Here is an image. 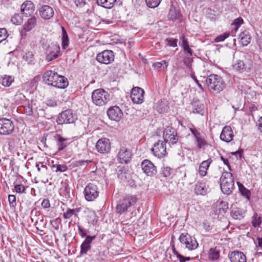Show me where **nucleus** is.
Listing matches in <instances>:
<instances>
[{"label": "nucleus", "instance_id": "f257e3e1", "mask_svg": "<svg viewBox=\"0 0 262 262\" xmlns=\"http://www.w3.org/2000/svg\"><path fill=\"white\" fill-rule=\"evenodd\" d=\"M43 79L47 84L57 88L64 89L69 84L67 78L51 70L47 71L44 73Z\"/></svg>", "mask_w": 262, "mask_h": 262}, {"label": "nucleus", "instance_id": "f03ea898", "mask_svg": "<svg viewBox=\"0 0 262 262\" xmlns=\"http://www.w3.org/2000/svg\"><path fill=\"white\" fill-rule=\"evenodd\" d=\"M138 201L137 198L132 194H127L123 196L116 206V212L122 214L126 212L128 209L135 205Z\"/></svg>", "mask_w": 262, "mask_h": 262}, {"label": "nucleus", "instance_id": "7ed1b4c3", "mask_svg": "<svg viewBox=\"0 0 262 262\" xmlns=\"http://www.w3.org/2000/svg\"><path fill=\"white\" fill-rule=\"evenodd\" d=\"M221 189L224 194H230L234 188V181L232 174L229 172H224L220 178Z\"/></svg>", "mask_w": 262, "mask_h": 262}, {"label": "nucleus", "instance_id": "20e7f679", "mask_svg": "<svg viewBox=\"0 0 262 262\" xmlns=\"http://www.w3.org/2000/svg\"><path fill=\"white\" fill-rule=\"evenodd\" d=\"M110 94L102 89L94 90L91 95L92 102L96 105L102 106L110 101Z\"/></svg>", "mask_w": 262, "mask_h": 262}, {"label": "nucleus", "instance_id": "39448f33", "mask_svg": "<svg viewBox=\"0 0 262 262\" xmlns=\"http://www.w3.org/2000/svg\"><path fill=\"white\" fill-rule=\"evenodd\" d=\"M209 89L217 93L222 91L225 86V83L222 77L217 75H210L206 80Z\"/></svg>", "mask_w": 262, "mask_h": 262}, {"label": "nucleus", "instance_id": "423d86ee", "mask_svg": "<svg viewBox=\"0 0 262 262\" xmlns=\"http://www.w3.org/2000/svg\"><path fill=\"white\" fill-rule=\"evenodd\" d=\"M77 120L76 115L72 110H67L60 113L56 119L58 124H70L74 123Z\"/></svg>", "mask_w": 262, "mask_h": 262}, {"label": "nucleus", "instance_id": "0eeeda50", "mask_svg": "<svg viewBox=\"0 0 262 262\" xmlns=\"http://www.w3.org/2000/svg\"><path fill=\"white\" fill-rule=\"evenodd\" d=\"M179 240L180 243L189 250H194L199 246L195 238L187 233H181L179 237Z\"/></svg>", "mask_w": 262, "mask_h": 262}, {"label": "nucleus", "instance_id": "6e6552de", "mask_svg": "<svg viewBox=\"0 0 262 262\" xmlns=\"http://www.w3.org/2000/svg\"><path fill=\"white\" fill-rule=\"evenodd\" d=\"M84 195L88 201H93L98 196L99 191L97 186L94 183L88 184L84 189Z\"/></svg>", "mask_w": 262, "mask_h": 262}, {"label": "nucleus", "instance_id": "1a4fd4ad", "mask_svg": "<svg viewBox=\"0 0 262 262\" xmlns=\"http://www.w3.org/2000/svg\"><path fill=\"white\" fill-rule=\"evenodd\" d=\"M163 139L164 142L171 144H176L179 140L176 129L171 126H167L164 129Z\"/></svg>", "mask_w": 262, "mask_h": 262}, {"label": "nucleus", "instance_id": "9d476101", "mask_svg": "<svg viewBox=\"0 0 262 262\" xmlns=\"http://www.w3.org/2000/svg\"><path fill=\"white\" fill-rule=\"evenodd\" d=\"M253 67V61L248 60L244 61L242 60H237L233 64V68L234 70L243 73L244 72H249Z\"/></svg>", "mask_w": 262, "mask_h": 262}, {"label": "nucleus", "instance_id": "9b49d317", "mask_svg": "<svg viewBox=\"0 0 262 262\" xmlns=\"http://www.w3.org/2000/svg\"><path fill=\"white\" fill-rule=\"evenodd\" d=\"M14 124L10 119L6 118L0 119V134L8 135L14 130Z\"/></svg>", "mask_w": 262, "mask_h": 262}, {"label": "nucleus", "instance_id": "f8f14e48", "mask_svg": "<svg viewBox=\"0 0 262 262\" xmlns=\"http://www.w3.org/2000/svg\"><path fill=\"white\" fill-rule=\"evenodd\" d=\"M151 150L155 156L159 158L164 157L166 154V143L159 140L155 143Z\"/></svg>", "mask_w": 262, "mask_h": 262}, {"label": "nucleus", "instance_id": "ddd939ff", "mask_svg": "<svg viewBox=\"0 0 262 262\" xmlns=\"http://www.w3.org/2000/svg\"><path fill=\"white\" fill-rule=\"evenodd\" d=\"M96 59L99 62L101 63L105 64L110 63L112 61H114V53L111 50H105L97 55Z\"/></svg>", "mask_w": 262, "mask_h": 262}, {"label": "nucleus", "instance_id": "4468645a", "mask_svg": "<svg viewBox=\"0 0 262 262\" xmlns=\"http://www.w3.org/2000/svg\"><path fill=\"white\" fill-rule=\"evenodd\" d=\"M144 91L141 88L135 87L132 89L130 98L134 103L141 104L144 101Z\"/></svg>", "mask_w": 262, "mask_h": 262}, {"label": "nucleus", "instance_id": "2eb2a0df", "mask_svg": "<svg viewBox=\"0 0 262 262\" xmlns=\"http://www.w3.org/2000/svg\"><path fill=\"white\" fill-rule=\"evenodd\" d=\"M107 114L111 120L117 122L119 121L123 116L121 110L117 106L110 107L107 111Z\"/></svg>", "mask_w": 262, "mask_h": 262}, {"label": "nucleus", "instance_id": "dca6fc26", "mask_svg": "<svg viewBox=\"0 0 262 262\" xmlns=\"http://www.w3.org/2000/svg\"><path fill=\"white\" fill-rule=\"evenodd\" d=\"M60 47L54 43H51L47 49L46 59L48 62L52 61L58 57Z\"/></svg>", "mask_w": 262, "mask_h": 262}, {"label": "nucleus", "instance_id": "f3484780", "mask_svg": "<svg viewBox=\"0 0 262 262\" xmlns=\"http://www.w3.org/2000/svg\"><path fill=\"white\" fill-rule=\"evenodd\" d=\"M142 169L148 176H152L157 173V169L154 164L148 160H144L141 163Z\"/></svg>", "mask_w": 262, "mask_h": 262}, {"label": "nucleus", "instance_id": "a211bd4d", "mask_svg": "<svg viewBox=\"0 0 262 262\" xmlns=\"http://www.w3.org/2000/svg\"><path fill=\"white\" fill-rule=\"evenodd\" d=\"M96 148L100 153H106L111 149L110 141L107 138H101L96 143Z\"/></svg>", "mask_w": 262, "mask_h": 262}, {"label": "nucleus", "instance_id": "6ab92c4d", "mask_svg": "<svg viewBox=\"0 0 262 262\" xmlns=\"http://www.w3.org/2000/svg\"><path fill=\"white\" fill-rule=\"evenodd\" d=\"M132 156L131 151L129 149L125 147H122L118 152V158L120 163H127L131 158Z\"/></svg>", "mask_w": 262, "mask_h": 262}, {"label": "nucleus", "instance_id": "aec40b11", "mask_svg": "<svg viewBox=\"0 0 262 262\" xmlns=\"http://www.w3.org/2000/svg\"><path fill=\"white\" fill-rule=\"evenodd\" d=\"M233 133L232 128L229 126L223 127L220 135V139L227 143L230 142L233 140Z\"/></svg>", "mask_w": 262, "mask_h": 262}, {"label": "nucleus", "instance_id": "412c9836", "mask_svg": "<svg viewBox=\"0 0 262 262\" xmlns=\"http://www.w3.org/2000/svg\"><path fill=\"white\" fill-rule=\"evenodd\" d=\"M39 14L41 17L45 19H49L52 18L54 14L53 8L48 5H43L39 9Z\"/></svg>", "mask_w": 262, "mask_h": 262}, {"label": "nucleus", "instance_id": "4be33fe9", "mask_svg": "<svg viewBox=\"0 0 262 262\" xmlns=\"http://www.w3.org/2000/svg\"><path fill=\"white\" fill-rule=\"evenodd\" d=\"M34 10V5L31 1H25L21 6V11L26 16H31Z\"/></svg>", "mask_w": 262, "mask_h": 262}, {"label": "nucleus", "instance_id": "5701e85b", "mask_svg": "<svg viewBox=\"0 0 262 262\" xmlns=\"http://www.w3.org/2000/svg\"><path fill=\"white\" fill-rule=\"evenodd\" d=\"M95 238V236L88 235L80 246V254L84 255L91 249V244Z\"/></svg>", "mask_w": 262, "mask_h": 262}, {"label": "nucleus", "instance_id": "b1692460", "mask_svg": "<svg viewBox=\"0 0 262 262\" xmlns=\"http://www.w3.org/2000/svg\"><path fill=\"white\" fill-rule=\"evenodd\" d=\"M231 262H246V257L242 252L234 251L229 254Z\"/></svg>", "mask_w": 262, "mask_h": 262}, {"label": "nucleus", "instance_id": "393cba45", "mask_svg": "<svg viewBox=\"0 0 262 262\" xmlns=\"http://www.w3.org/2000/svg\"><path fill=\"white\" fill-rule=\"evenodd\" d=\"M182 15L178 9H177L172 4L169 11L168 18L169 20L174 21L181 20Z\"/></svg>", "mask_w": 262, "mask_h": 262}, {"label": "nucleus", "instance_id": "a878e982", "mask_svg": "<svg viewBox=\"0 0 262 262\" xmlns=\"http://www.w3.org/2000/svg\"><path fill=\"white\" fill-rule=\"evenodd\" d=\"M54 138L56 141L58 151L63 150L68 145V139L63 138L60 135L57 134Z\"/></svg>", "mask_w": 262, "mask_h": 262}, {"label": "nucleus", "instance_id": "bb28decb", "mask_svg": "<svg viewBox=\"0 0 262 262\" xmlns=\"http://www.w3.org/2000/svg\"><path fill=\"white\" fill-rule=\"evenodd\" d=\"M212 162V160L210 158L207 159V160L203 161L200 165L199 168V173L202 177H204L206 175L207 172V170L210 165V164Z\"/></svg>", "mask_w": 262, "mask_h": 262}, {"label": "nucleus", "instance_id": "cd10ccee", "mask_svg": "<svg viewBox=\"0 0 262 262\" xmlns=\"http://www.w3.org/2000/svg\"><path fill=\"white\" fill-rule=\"evenodd\" d=\"M86 219L89 224L95 225L97 222V217L95 212L90 209L87 208L85 211Z\"/></svg>", "mask_w": 262, "mask_h": 262}, {"label": "nucleus", "instance_id": "c85d7f7f", "mask_svg": "<svg viewBox=\"0 0 262 262\" xmlns=\"http://www.w3.org/2000/svg\"><path fill=\"white\" fill-rule=\"evenodd\" d=\"M37 171L40 172V176L42 178L41 181L43 183L48 182V176L50 174L47 166L43 164H41L40 167L37 169Z\"/></svg>", "mask_w": 262, "mask_h": 262}, {"label": "nucleus", "instance_id": "c756f323", "mask_svg": "<svg viewBox=\"0 0 262 262\" xmlns=\"http://www.w3.org/2000/svg\"><path fill=\"white\" fill-rule=\"evenodd\" d=\"M37 20L35 17L32 16L29 18L27 21L23 25L22 32H28L31 31L36 25Z\"/></svg>", "mask_w": 262, "mask_h": 262}, {"label": "nucleus", "instance_id": "7c9ffc66", "mask_svg": "<svg viewBox=\"0 0 262 262\" xmlns=\"http://www.w3.org/2000/svg\"><path fill=\"white\" fill-rule=\"evenodd\" d=\"M90 256L95 262H102L104 260V253L98 249L91 252Z\"/></svg>", "mask_w": 262, "mask_h": 262}, {"label": "nucleus", "instance_id": "2f4dec72", "mask_svg": "<svg viewBox=\"0 0 262 262\" xmlns=\"http://www.w3.org/2000/svg\"><path fill=\"white\" fill-rule=\"evenodd\" d=\"M168 108V102L166 99L160 100L157 103L156 110L159 113L166 112Z\"/></svg>", "mask_w": 262, "mask_h": 262}, {"label": "nucleus", "instance_id": "473e14b6", "mask_svg": "<svg viewBox=\"0 0 262 262\" xmlns=\"http://www.w3.org/2000/svg\"><path fill=\"white\" fill-rule=\"evenodd\" d=\"M79 208L71 209L68 208L63 213V217L64 219H70L73 216L78 217V213L79 212Z\"/></svg>", "mask_w": 262, "mask_h": 262}, {"label": "nucleus", "instance_id": "72a5a7b5", "mask_svg": "<svg viewBox=\"0 0 262 262\" xmlns=\"http://www.w3.org/2000/svg\"><path fill=\"white\" fill-rule=\"evenodd\" d=\"M244 212L238 208H234L231 211V216L235 220H241L244 217Z\"/></svg>", "mask_w": 262, "mask_h": 262}, {"label": "nucleus", "instance_id": "f704fd0d", "mask_svg": "<svg viewBox=\"0 0 262 262\" xmlns=\"http://www.w3.org/2000/svg\"><path fill=\"white\" fill-rule=\"evenodd\" d=\"M239 38L243 46H247L250 43L251 40V37L247 31L242 32L239 36Z\"/></svg>", "mask_w": 262, "mask_h": 262}, {"label": "nucleus", "instance_id": "c9c22d12", "mask_svg": "<svg viewBox=\"0 0 262 262\" xmlns=\"http://www.w3.org/2000/svg\"><path fill=\"white\" fill-rule=\"evenodd\" d=\"M193 106L192 112L194 114H199L202 115L204 114V105L198 101H195L192 103Z\"/></svg>", "mask_w": 262, "mask_h": 262}, {"label": "nucleus", "instance_id": "e433bc0d", "mask_svg": "<svg viewBox=\"0 0 262 262\" xmlns=\"http://www.w3.org/2000/svg\"><path fill=\"white\" fill-rule=\"evenodd\" d=\"M207 188L205 185L202 183H198L194 188L195 194L197 195H205L207 193Z\"/></svg>", "mask_w": 262, "mask_h": 262}, {"label": "nucleus", "instance_id": "4c0bfd02", "mask_svg": "<svg viewBox=\"0 0 262 262\" xmlns=\"http://www.w3.org/2000/svg\"><path fill=\"white\" fill-rule=\"evenodd\" d=\"M116 0H97V3L99 6L106 9L112 8Z\"/></svg>", "mask_w": 262, "mask_h": 262}, {"label": "nucleus", "instance_id": "58836bf2", "mask_svg": "<svg viewBox=\"0 0 262 262\" xmlns=\"http://www.w3.org/2000/svg\"><path fill=\"white\" fill-rule=\"evenodd\" d=\"M195 142L199 149H204L207 145V143L205 138L202 135L195 139Z\"/></svg>", "mask_w": 262, "mask_h": 262}, {"label": "nucleus", "instance_id": "ea45409f", "mask_svg": "<svg viewBox=\"0 0 262 262\" xmlns=\"http://www.w3.org/2000/svg\"><path fill=\"white\" fill-rule=\"evenodd\" d=\"M220 256V252L216 248H211L208 252V257L211 260H217Z\"/></svg>", "mask_w": 262, "mask_h": 262}, {"label": "nucleus", "instance_id": "a19ab883", "mask_svg": "<svg viewBox=\"0 0 262 262\" xmlns=\"http://www.w3.org/2000/svg\"><path fill=\"white\" fill-rule=\"evenodd\" d=\"M252 219V226L255 228L259 227L262 222L261 217L258 216V214L255 213L254 214Z\"/></svg>", "mask_w": 262, "mask_h": 262}, {"label": "nucleus", "instance_id": "79ce46f5", "mask_svg": "<svg viewBox=\"0 0 262 262\" xmlns=\"http://www.w3.org/2000/svg\"><path fill=\"white\" fill-rule=\"evenodd\" d=\"M237 184L238 186L239 190L241 193L247 198L249 199V195L250 194V192L249 190L246 189L242 184L239 182H237Z\"/></svg>", "mask_w": 262, "mask_h": 262}, {"label": "nucleus", "instance_id": "37998d69", "mask_svg": "<svg viewBox=\"0 0 262 262\" xmlns=\"http://www.w3.org/2000/svg\"><path fill=\"white\" fill-rule=\"evenodd\" d=\"M7 31L5 28H0V43L4 42L6 43V39L8 37Z\"/></svg>", "mask_w": 262, "mask_h": 262}, {"label": "nucleus", "instance_id": "c03bdc74", "mask_svg": "<svg viewBox=\"0 0 262 262\" xmlns=\"http://www.w3.org/2000/svg\"><path fill=\"white\" fill-rule=\"evenodd\" d=\"M13 81V79L11 76H5L3 77L1 80V82L3 85L4 86H9L12 82Z\"/></svg>", "mask_w": 262, "mask_h": 262}, {"label": "nucleus", "instance_id": "a18cd8bd", "mask_svg": "<svg viewBox=\"0 0 262 262\" xmlns=\"http://www.w3.org/2000/svg\"><path fill=\"white\" fill-rule=\"evenodd\" d=\"M11 22L15 25H19L23 22V18L21 15L18 14H15L11 19Z\"/></svg>", "mask_w": 262, "mask_h": 262}, {"label": "nucleus", "instance_id": "49530a36", "mask_svg": "<svg viewBox=\"0 0 262 262\" xmlns=\"http://www.w3.org/2000/svg\"><path fill=\"white\" fill-rule=\"evenodd\" d=\"M92 162L91 160H78L74 163V165L76 167H80V168H85L89 164Z\"/></svg>", "mask_w": 262, "mask_h": 262}, {"label": "nucleus", "instance_id": "de8ad7c7", "mask_svg": "<svg viewBox=\"0 0 262 262\" xmlns=\"http://www.w3.org/2000/svg\"><path fill=\"white\" fill-rule=\"evenodd\" d=\"M172 172V169L168 166H164L161 168V174L165 178L168 177Z\"/></svg>", "mask_w": 262, "mask_h": 262}, {"label": "nucleus", "instance_id": "09e8293b", "mask_svg": "<svg viewBox=\"0 0 262 262\" xmlns=\"http://www.w3.org/2000/svg\"><path fill=\"white\" fill-rule=\"evenodd\" d=\"M52 168L54 169L55 168V171L56 172H65L67 170L68 167L65 165H61V164H53L52 166Z\"/></svg>", "mask_w": 262, "mask_h": 262}, {"label": "nucleus", "instance_id": "8fccbe9b", "mask_svg": "<svg viewBox=\"0 0 262 262\" xmlns=\"http://www.w3.org/2000/svg\"><path fill=\"white\" fill-rule=\"evenodd\" d=\"M147 6L151 8H155L159 6L161 0H145Z\"/></svg>", "mask_w": 262, "mask_h": 262}, {"label": "nucleus", "instance_id": "3c124183", "mask_svg": "<svg viewBox=\"0 0 262 262\" xmlns=\"http://www.w3.org/2000/svg\"><path fill=\"white\" fill-rule=\"evenodd\" d=\"M23 59L29 63L32 62L34 59V55L32 52L29 51L26 52L23 55Z\"/></svg>", "mask_w": 262, "mask_h": 262}, {"label": "nucleus", "instance_id": "603ef678", "mask_svg": "<svg viewBox=\"0 0 262 262\" xmlns=\"http://www.w3.org/2000/svg\"><path fill=\"white\" fill-rule=\"evenodd\" d=\"M167 45L172 47H176L177 46L178 39L173 38H167L165 39Z\"/></svg>", "mask_w": 262, "mask_h": 262}, {"label": "nucleus", "instance_id": "864d4df0", "mask_svg": "<svg viewBox=\"0 0 262 262\" xmlns=\"http://www.w3.org/2000/svg\"><path fill=\"white\" fill-rule=\"evenodd\" d=\"M244 21L242 17H238L237 18H236L234 20L232 24V25H233L235 26V30L236 31L239 27L241 26V25L243 24Z\"/></svg>", "mask_w": 262, "mask_h": 262}, {"label": "nucleus", "instance_id": "5fc2aeb1", "mask_svg": "<svg viewBox=\"0 0 262 262\" xmlns=\"http://www.w3.org/2000/svg\"><path fill=\"white\" fill-rule=\"evenodd\" d=\"M229 36V33H225L223 34H221L217 36H216L214 40V41L215 42H221V41H224L226 38H227V37H228Z\"/></svg>", "mask_w": 262, "mask_h": 262}, {"label": "nucleus", "instance_id": "6e6d98bb", "mask_svg": "<svg viewBox=\"0 0 262 262\" xmlns=\"http://www.w3.org/2000/svg\"><path fill=\"white\" fill-rule=\"evenodd\" d=\"M40 80V77L38 76H35L30 81L29 86L31 89L35 88L38 82Z\"/></svg>", "mask_w": 262, "mask_h": 262}, {"label": "nucleus", "instance_id": "4d7b16f0", "mask_svg": "<svg viewBox=\"0 0 262 262\" xmlns=\"http://www.w3.org/2000/svg\"><path fill=\"white\" fill-rule=\"evenodd\" d=\"M24 111L27 115H32L33 114V108L32 104L30 103H28L27 105L25 106Z\"/></svg>", "mask_w": 262, "mask_h": 262}, {"label": "nucleus", "instance_id": "13d9d810", "mask_svg": "<svg viewBox=\"0 0 262 262\" xmlns=\"http://www.w3.org/2000/svg\"><path fill=\"white\" fill-rule=\"evenodd\" d=\"M14 188L17 193H23L25 191V187L23 184L16 185Z\"/></svg>", "mask_w": 262, "mask_h": 262}, {"label": "nucleus", "instance_id": "bf43d9fd", "mask_svg": "<svg viewBox=\"0 0 262 262\" xmlns=\"http://www.w3.org/2000/svg\"><path fill=\"white\" fill-rule=\"evenodd\" d=\"M8 201L11 207H15L16 205V197L14 195H9Z\"/></svg>", "mask_w": 262, "mask_h": 262}, {"label": "nucleus", "instance_id": "052dcab7", "mask_svg": "<svg viewBox=\"0 0 262 262\" xmlns=\"http://www.w3.org/2000/svg\"><path fill=\"white\" fill-rule=\"evenodd\" d=\"M78 233L82 237H84L87 236V231L84 229L80 225H78Z\"/></svg>", "mask_w": 262, "mask_h": 262}, {"label": "nucleus", "instance_id": "680f3d73", "mask_svg": "<svg viewBox=\"0 0 262 262\" xmlns=\"http://www.w3.org/2000/svg\"><path fill=\"white\" fill-rule=\"evenodd\" d=\"M41 206L44 209H47L50 207V201L48 199H44L41 202Z\"/></svg>", "mask_w": 262, "mask_h": 262}, {"label": "nucleus", "instance_id": "e2e57ef3", "mask_svg": "<svg viewBox=\"0 0 262 262\" xmlns=\"http://www.w3.org/2000/svg\"><path fill=\"white\" fill-rule=\"evenodd\" d=\"M68 45V36L65 35L62 36V46L63 49H66Z\"/></svg>", "mask_w": 262, "mask_h": 262}, {"label": "nucleus", "instance_id": "0e129e2a", "mask_svg": "<svg viewBox=\"0 0 262 262\" xmlns=\"http://www.w3.org/2000/svg\"><path fill=\"white\" fill-rule=\"evenodd\" d=\"M220 205H222V207L220 208V210H221V209H222L223 211L225 212L227 211V209L228 208V205L227 202L221 201L220 202Z\"/></svg>", "mask_w": 262, "mask_h": 262}, {"label": "nucleus", "instance_id": "69168bd1", "mask_svg": "<svg viewBox=\"0 0 262 262\" xmlns=\"http://www.w3.org/2000/svg\"><path fill=\"white\" fill-rule=\"evenodd\" d=\"M190 130L195 139L201 135V133L195 128H190Z\"/></svg>", "mask_w": 262, "mask_h": 262}, {"label": "nucleus", "instance_id": "338daca9", "mask_svg": "<svg viewBox=\"0 0 262 262\" xmlns=\"http://www.w3.org/2000/svg\"><path fill=\"white\" fill-rule=\"evenodd\" d=\"M254 243L257 247H258L260 249L262 250V237H257L256 241H254Z\"/></svg>", "mask_w": 262, "mask_h": 262}, {"label": "nucleus", "instance_id": "774afa93", "mask_svg": "<svg viewBox=\"0 0 262 262\" xmlns=\"http://www.w3.org/2000/svg\"><path fill=\"white\" fill-rule=\"evenodd\" d=\"M256 125L257 126V128L259 132L262 133V116L258 120Z\"/></svg>", "mask_w": 262, "mask_h": 262}]
</instances>
